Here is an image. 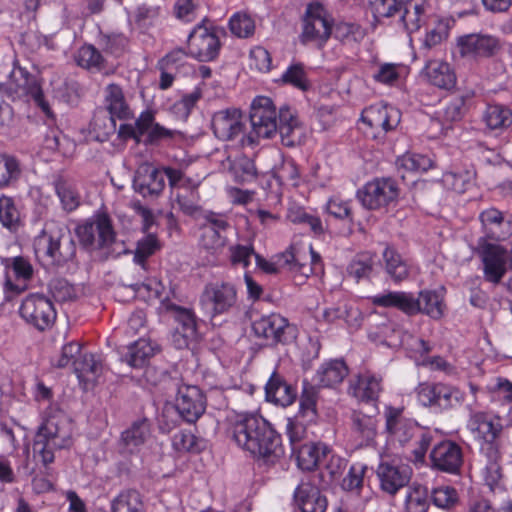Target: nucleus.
Instances as JSON below:
<instances>
[{"mask_svg":"<svg viewBox=\"0 0 512 512\" xmlns=\"http://www.w3.org/2000/svg\"><path fill=\"white\" fill-rule=\"evenodd\" d=\"M0 224L12 233L23 226L21 210L16 200L5 194L0 196Z\"/></svg>","mask_w":512,"mask_h":512,"instance_id":"41","label":"nucleus"},{"mask_svg":"<svg viewBox=\"0 0 512 512\" xmlns=\"http://www.w3.org/2000/svg\"><path fill=\"white\" fill-rule=\"evenodd\" d=\"M231 171L235 181L240 184L250 183L257 178L255 163L246 156L237 158L232 165Z\"/></svg>","mask_w":512,"mask_h":512,"instance_id":"64","label":"nucleus"},{"mask_svg":"<svg viewBox=\"0 0 512 512\" xmlns=\"http://www.w3.org/2000/svg\"><path fill=\"white\" fill-rule=\"evenodd\" d=\"M91 131L99 142H106L116 132V118L106 111H98L91 121Z\"/></svg>","mask_w":512,"mask_h":512,"instance_id":"54","label":"nucleus"},{"mask_svg":"<svg viewBox=\"0 0 512 512\" xmlns=\"http://www.w3.org/2000/svg\"><path fill=\"white\" fill-rule=\"evenodd\" d=\"M381 265L391 281L399 284L410 275V265L392 244H385Z\"/></svg>","mask_w":512,"mask_h":512,"instance_id":"31","label":"nucleus"},{"mask_svg":"<svg viewBox=\"0 0 512 512\" xmlns=\"http://www.w3.org/2000/svg\"><path fill=\"white\" fill-rule=\"evenodd\" d=\"M279 82L292 86L302 92H306L311 88L308 72L302 62L291 63L281 75Z\"/></svg>","mask_w":512,"mask_h":512,"instance_id":"50","label":"nucleus"},{"mask_svg":"<svg viewBox=\"0 0 512 512\" xmlns=\"http://www.w3.org/2000/svg\"><path fill=\"white\" fill-rule=\"evenodd\" d=\"M349 369L342 359H330L321 364L317 369L314 380L319 386L333 388L347 377Z\"/></svg>","mask_w":512,"mask_h":512,"instance_id":"37","label":"nucleus"},{"mask_svg":"<svg viewBox=\"0 0 512 512\" xmlns=\"http://www.w3.org/2000/svg\"><path fill=\"white\" fill-rule=\"evenodd\" d=\"M423 71L429 83L435 87L451 90L456 85L455 71L445 61L430 60L426 63Z\"/></svg>","mask_w":512,"mask_h":512,"instance_id":"36","label":"nucleus"},{"mask_svg":"<svg viewBox=\"0 0 512 512\" xmlns=\"http://www.w3.org/2000/svg\"><path fill=\"white\" fill-rule=\"evenodd\" d=\"M200 195L196 186L192 188L186 187L182 192H177L174 202L178 209L186 216L196 217L202 212V207L199 204Z\"/></svg>","mask_w":512,"mask_h":512,"instance_id":"56","label":"nucleus"},{"mask_svg":"<svg viewBox=\"0 0 512 512\" xmlns=\"http://www.w3.org/2000/svg\"><path fill=\"white\" fill-rule=\"evenodd\" d=\"M419 303V313L426 314L432 319H440L444 314L443 297L434 290H422L416 298Z\"/></svg>","mask_w":512,"mask_h":512,"instance_id":"52","label":"nucleus"},{"mask_svg":"<svg viewBox=\"0 0 512 512\" xmlns=\"http://www.w3.org/2000/svg\"><path fill=\"white\" fill-rule=\"evenodd\" d=\"M161 244L155 234L149 233L137 241L136 249L134 252L133 261L135 264L141 266L144 270L147 269V259L160 250Z\"/></svg>","mask_w":512,"mask_h":512,"instance_id":"58","label":"nucleus"},{"mask_svg":"<svg viewBox=\"0 0 512 512\" xmlns=\"http://www.w3.org/2000/svg\"><path fill=\"white\" fill-rule=\"evenodd\" d=\"M419 403L435 413L450 410L463 400V393L443 382H423L416 388Z\"/></svg>","mask_w":512,"mask_h":512,"instance_id":"11","label":"nucleus"},{"mask_svg":"<svg viewBox=\"0 0 512 512\" xmlns=\"http://www.w3.org/2000/svg\"><path fill=\"white\" fill-rule=\"evenodd\" d=\"M154 355L155 349L151 342L140 338L123 349L120 359L134 369H142Z\"/></svg>","mask_w":512,"mask_h":512,"instance_id":"38","label":"nucleus"},{"mask_svg":"<svg viewBox=\"0 0 512 512\" xmlns=\"http://www.w3.org/2000/svg\"><path fill=\"white\" fill-rule=\"evenodd\" d=\"M75 233L82 249L89 253L100 250L113 253L111 247L119 244L112 220L105 212H98L77 225Z\"/></svg>","mask_w":512,"mask_h":512,"instance_id":"4","label":"nucleus"},{"mask_svg":"<svg viewBox=\"0 0 512 512\" xmlns=\"http://www.w3.org/2000/svg\"><path fill=\"white\" fill-rule=\"evenodd\" d=\"M112 512H145L142 495L133 489L119 493L111 502Z\"/></svg>","mask_w":512,"mask_h":512,"instance_id":"51","label":"nucleus"},{"mask_svg":"<svg viewBox=\"0 0 512 512\" xmlns=\"http://www.w3.org/2000/svg\"><path fill=\"white\" fill-rule=\"evenodd\" d=\"M400 189L392 177H375L357 190L356 197L367 210H381L397 203Z\"/></svg>","mask_w":512,"mask_h":512,"instance_id":"10","label":"nucleus"},{"mask_svg":"<svg viewBox=\"0 0 512 512\" xmlns=\"http://www.w3.org/2000/svg\"><path fill=\"white\" fill-rule=\"evenodd\" d=\"M175 408L187 423H195L206 410V396L196 385L176 384Z\"/></svg>","mask_w":512,"mask_h":512,"instance_id":"16","label":"nucleus"},{"mask_svg":"<svg viewBox=\"0 0 512 512\" xmlns=\"http://www.w3.org/2000/svg\"><path fill=\"white\" fill-rule=\"evenodd\" d=\"M403 407L387 406L384 411L385 431L393 445L405 449L406 456L415 463H423L428 448L432 444V432L419 425L411 418L405 417Z\"/></svg>","mask_w":512,"mask_h":512,"instance_id":"2","label":"nucleus"},{"mask_svg":"<svg viewBox=\"0 0 512 512\" xmlns=\"http://www.w3.org/2000/svg\"><path fill=\"white\" fill-rule=\"evenodd\" d=\"M427 9V0H403L398 14L399 23L408 34L427 24Z\"/></svg>","mask_w":512,"mask_h":512,"instance_id":"25","label":"nucleus"},{"mask_svg":"<svg viewBox=\"0 0 512 512\" xmlns=\"http://www.w3.org/2000/svg\"><path fill=\"white\" fill-rule=\"evenodd\" d=\"M20 316L30 325L44 331L51 327L56 320V310L52 301L39 293L25 297L19 308Z\"/></svg>","mask_w":512,"mask_h":512,"instance_id":"14","label":"nucleus"},{"mask_svg":"<svg viewBox=\"0 0 512 512\" xmlns=\"http://www.w3.org/2000/svg\"><path fill=\"white\" fill-rule=\"evenodd\" d=\"M456 43L461 57L473 60L492 58L502 48L498 37L485 33L462 35Z\"/></svg>","mask_w":512,"mask_h":512,"instance_id":"15","label":"nucleus"},{"mask_svg":"<svg viewBox=\"0 0 512 512\" xmlns=\"http://www.w3.org/2000/svg\"><path fill=\"white\" fill-rule=\"evenodd\" d=\"M265 398L268 402L287 407L295 402L297 390L282 375L274 371L265 385Z\"/></svg>","mask_w":512,"mask_h":512,"instance_id":"27","label":"nucleus"},{"mask_svg":"<svg viewBox=\"0 0 512 512\" xmlns=\"http://www.w3.org/2000/svg\"><path fill=\"white\" fill-rule=\"evenodd\" d=\"M65 413L49 408L43 416L33 441V455L45 467L54 462V451L71 444V433Z\"/></svg>","mask_w":512,"mask_h":512,"instance_id":"3","label":"nucleus"},{"mask_svg":"<svg viewBox=\"0 0 512 512\" xmlns=\"http://www.w3.org/2000/svg\"><path fill=\"white\" fill-rule=\"evenodd\" d=\"M381 383L380 376L366 372L358 375L357 380L355 383H351L349 389L359 400L369 402L378 399L382 390Z\"/></svg>","mask_w":512,"mask_h":512,"instance_id":"40","label":"nucleus"},{"mask_svg":"<svg viewBox=\"0 0 512 512\" xmlns=\"http://www.w3.org/2000/svg\"><path fill=\"white\" fill-rule=\"evenodd\" d=\"M77 65L93 72H101L107 67V60L92 44L82 45L76 56Z\"/></svg>","mask_w":512,"mask_h":512,"instance_id":"48","label":"nucleus"},{"mask_svg":"<svg viewBox=\"0 0 512 512\" xmlns=\"http://www.w3.org/2000/svg\"><path fill=\"white\" fill-rule=\"evenodd\" d=\"M299 128V121L292 109L284 105L279 108L277 132H279L282 144L292 147L296 143L295 131Z\"/></svg>","mask_w":512,"mask_h":512,"instance_id":"42","label":"nucleus"},{"mask_svg":"<svg viewBox=\"0 0 512 512\" xmlns=\"http://www.w3.org/2000/svg\"><path fill=\"white\" fill-rule=\"evenodd\" d=\"M467 428L476 439L484 441L496 440L502 425L499 419L486 412H472L467 422Z\"/></svg>","mask_w":512,"mask_h":512,"instance_id":"30","label":"nucleus"},{"mask_svg":"<svg viewBox=\"0 0 512 512\" xmlns=\"http://www.w3.org/2000/svg\"><path fill=\"white\" fill-rule=\"evenodd\" d=\"M317 400L318 391L316 388L308 382H304L299 399V410L294 418L315 423L318 418Z\"/></svg>","mask_w":512,"mask_h":512,"instance_id":"43","label":"nucleus"},{"mask_svg":"<svg viewBox=\"0 0 512 512\" xmlns=\"http://www.w3.org/2000/svg\"><path fill=\"white\" fill-rule=\"evenodd\" d=\"M39 249L55 266H63L74 261L76 242L70 230L64 225L53 224L46 227L37 239Z\"/></svg>","mask_w":512,"mask_h":512,"instance_id":"6","label":"nucleus"},{"mask_svg":"<svg viewBox=\"0 0 512 512\" xmlns=\"http://www.w3.org/2000/svg\"><path fill=\"white\" fill-rule=\"evenodd\" d=\"M376 255L365 251L356 254L347 266V273L357 282L368 280L374 271Z\"/></svg>","mask_w":512,"mask_h":512,"instance_id":"45","label":"nucleus"},{"mask_svg":"<svg viewBox=\"0 0 512 512\" xmlns=\"http://www.w3.org/2000/svg\"><path fill=\"white\" fill-rule=\"evenodd\" d=\"M104 104L107 113L119 120H129L134 116L119 84L110 83L104 88Z\"/></svg>","mask_w":512,"mask_h":512,"instance_id":"34","label":"nucleus"},{"mask_svg":"<svg viewBox=\"0 0 512 512\" xmlns=\"http://www.w3.org/2000/svg\"><path fill=\"white\" fill-rule=\"evenodd\" d=\"M293 502L301 512H326L327 497L310 481L302 480L294 490Z\"/></svg>","mask_w":512,"mask_h":512,"instance_id":"23","label":"nucleus"},{"mask_svg":"<svg viewBox=\"0 0 512 512\" xmlns=\"http://www.w3.org/2000/svg\"><path fill=\"white\" fill-rule=\"evenodd\" d=\"M227 432L240 448L255 457L273 462L284 453L280 434L262 416H238Z\"/></svg>","mask_w":512,"mask_h":512,"instance_id":"1","label":"nucleus"},{"mask_svg":"<svg viewBox=\"0 0 512 512\" xmlns=\"http://www.w3.org/2000/svg\"><path fill=\"white\" fill-rule=\"evenodd\" d=\"M2 264L6 269H11L16 280L14 283L8 276L5 282V288L7 291L15 294H20L27 289V282L33 278L34 268L31 262L23 257L16 256L11 258H5L2 260Z\"/></svg>","mask_w":512,"mask_h":512,"instance_id":"26","label":"nucleus"},{"mask_svg":"<svg viewBox=\"0 0 512 512\" xmlns=\"http://www.w3.org/2000/svg\"><path fill=\"white\" fill-rule=\"evenodd\" d=\"M0 89H3L4 93L13 101L29 102L32 100L47 117L53 116L37 77L25 68L14 64L9 74V80L7 83L0 84Z\"/></svg>","mask_w":512,"mask_h":512,"instance_id":"5","label":"nucleus"},{"mask_svg":"<svg viewBox=\"0 0 512 512\" xmlns=\"http://www.w3.org/2000/svg\"><path fill=\"white\" fill-rule=\"evenodd\" d=\"M220 32L221 30L213 25L210 27L203 24L195 26L187 39L189 56L200 62L214 61L221 49Z\"/></svg>","mask_w":512,"mask_h":512,"instance_id":"13","label":"nucleus"},{"mask_svg":"<svg viewBox=\"0 0 512 512\" xmlns=\"http://www.w3.org/2000/svg\"><path fill=\"white\" fill-rule=\"evenodd\" d=\"M74 372L80 381L95 380L102 371V363L94 354L82 353L73 362Z\"/></svg>","mask_w":512,"mask_h":512,"instance_id":"47","label":"nucleus"},{"mask_svg":"<svg viewBox=\"0 0 512 512\" xmlns=\"http://www.w3.org/2000/svg\"><path fill=\"white\" fill-rule=\"evenodd\" d=\"M249 119L252 129L240 138L242 145H256L261 138L269 139L277 133L278 114L270 97L257 96L252 101Z\"/></svg>","mask_w":512,"mask_h":512,"instance_id":"7","label":"nucleus"},{"mask_svg":"<svg viewBox=\"0 0 512 512\" xmlns=\"http://www.w3.org/2000/svg\"><path fill=\"white\" fill-rule=\"evenodd\" d=\"M429 459L432 468L449 474H457L463 464V451L456 442L442 440L433 446Z\"/></svg>","mask_w":512,"mask_h":512,"instance_id":"17","label":"nucleus"},{"mask_svg":"<svg viewBox=\"0 0 512 512\" xmlns=\"http://www.w3.org/2000/svg\"><path fill=\"white\" fill-rule=\"evenodd\" d=\"M133 187L143 197L158 196L165 187L164 174L159 168L152 166L142 167L134 177Z\"/></svg>","mask_w":512,"mask_h":512,"instance_id":"28","label":"nucleus"},{"mask_svg":"<svg viewBox=\"0 0 512 512\" xmlns=\"http://www.w3.org/2000/svg\"><path fill=\"white\" fill-rule=\"evenodd\" d=\"M482 120L491 130H502L512 124V110L501 104L487 105Z\"/></svg>","mask_w":512,"mask_h":512,"instance_id":"46","label":"nucleus"},{"mask_svg":"<svg viewBox=\"0 0 512 512\" xmlns=\"http://www.w3.org/2000/svg\"><path fill=\"white\" fill-rule=\"evenodd\" d=\"M368 470L366 464L354 463L350 466L347 475L342 479L341 487L344 491L360 494L364 476Z\"/></svg>","mask_w":512,"mask_h":512,"instance_id":"62","label":"nucleus"},{"mask_svg":"<svg viewBox=\"0 0 512 512\" xmlns=\"http://www.w3.org/2000/svg\"><path fill=\"white\" fill-rule=\"evenodd\" d=\"M481 453L486 459L483 470L485 482L490 487H493L498 484L502 477L501 454L495 440L484 441L481 446Z\"/></svg>","mask_w":512,"mask_h":512,"instance_id":"39","label":"nucleus"},{"mask_svg":"<svg viewBox=\"0 0 512 512\" xmlns=\"http://www.w3.org/2000/svg\"><path fill=\"white\" fill-rule=\"evenodd\" d=\"M474 93L466 91L454 95L443 107L437 112L443 128L450 129L453 123L460 122L468 111L467 102L472 99Z\"/></svg>","mask_w":512,"mask_h":512,"instance_id":"35","label":"nucleus"},{"mask_svg":"<svg viewBox=\"0 0 512 512\" xmlns=\"http://www.w3.org/2000/svg\"><path fill=\"white\" fill-rule=\"evenodd\" d=\"M485 237L494 241H504L512 235V217L507 218L497 208L491 207L479 214Z\"/></svg>","mask_w":512,"mask_h":512,"instance_id":"22","label":"nucleus"},{"mask_svg":"<svg viewBox=\"0 0 512 512\" xmlns=\"http://www.w3.org/2000/svg\"><path fill=\"white\" fill-rule=\"evenodd\" d=\"M97 43L105 54L119 58L127 51L129 40L123 33L100 32Z\"/></svg>","mask_w":512,"mask_h":512,"instance_id":"53","label":"nucleus"},{"mask_svg":"<svg viewBox=\"0 0 512 512\" xmlns=\"http://www.w3.org/2000/svg\"><path fill=\"white\" fill-rule=\"evenodd\" d=\"M275 259L280 272L287 271L307 276L306 265L299 261L295 254V248L292 245L285 251L276 254Z\"/></svg>","mask_w":512,"mask_h":512,"instance_id":"63","label":"nucleus"},{"mask_svg":"<svg viewBox=\"0 0 512 512\" xmlns=\"http://www.w3.org/2000/svg\"><path fill=\"white\" fill-rule=\"evenodd\" d=\"M302 32L299 35L301 44L315 42L322 49L332 35V22L323 4L313 1L307 4L301 18Z\"/></svg>","mask_w":512,"mask_h":512,"instance_id":"8","label":"nucleus"},{"mask_svg":"<svg viewBox=\"0 0 512 512\" xmlns=\"http://www.w3.org/2000/svg\"><path fill=\"white\" fill-rule=\"evenodd\" d=\"M401 115V111L392 105L374 104L363 110L361 120L370 128L388 133L398 127Z\"/></svg>","mask_w":512,"mask_h":512,"instance_id":"19","label":"nucleus"},{"mask_svg":"<svg viewBox=\"0 0 512 512\" xmlns=\"http://www.w3.org/2000/svg\"><path fill=\"white\" fill-rule=\"evenodd\" d=\"M322 318L329 324L344 320L350 327H359L363 319L361 311L348 304L325 308Z\"/></svg>","mask_w":512,"mask_h":512,"instance_id":"44","label":"nucleus"},{"mask_svg":"<svg viewBox=\"0 0 512 512\" xmlns=\"http://www.w3.org/2000/svg\"><path fill=\"white\" fill-rule=\"evenodd\" d=\"M150 432L149 424L146 419L137 420L121 434V440L124 445L132 450L144 444Z\"/></svg>","mask_w":512,"mask_h":512,"instance_id":"59","label":"nucleus"},{"mask_svg":"<svg viewBox=\"0 0 512 512\" xmlns=\"http://www.w3.org/2000/svg\"><path fill=\"white\" fill-rule=\"evenodd\" d=\"M211 126L215 136L223 141L235 140L246 135L242 115L238 109H225L214 113Z\"/></svg>","mask_w":512,"mask_h":512,"instance_id":"20","label":"nucleus"},{"mask_svg":"<svg viewBox=\"0 0 512 512\" xmlns=\"http://www.w3.org/2000/svg\"><path fill=\"white\" fill-rule=\"evenodd\" d=\"M251 329L254 337L267 347L286 345L296 337L295 328L279 313L261 315L252 321Z\"/></svg>","mask_w":512,"mask_h":512,"instance_id":"9","label":"nucleus"},{"mask_svg":"<svg viewBox=\"0 0 512 512\" xmlns=\"http://www.w3.org/2000/svg\"><path fill=\"white\" fill-rule=\"evenodd\" d=\"M22 174L20 161L13 155L0 153V188L17 182Z\"/></svg>","mask_w":512,"mask_h":512,"instance_id":"57","label":"nucleus"},{"mask_svg":"<svg viewBox=\"0 0 512 512\" xmlns=\"http://www.w3.org/2000/svg\"><path fill=\"white\" fill-rule=\"evenodd\" d=\"M351 437L358 448L373 444L376 434V420L362 412L353 411L351 414Z\"/></svg>","mask_w":512,"mask_h":512,"instance_id":"32","label":"nucleus"},{"mask_svg":"<svg viewBox=\"0 0 512 512\" xmlns=\"http://www.w3.org/2000/svg\"><path fill=\"white\" fill-rule=\"evenodd\" d=\"M375 306L383 308H396L408 316L419 314V303L410 292L389 291L372 297Z\"/></svg>","mask_w":512,"mask_h":512,"instance_id":"29","label":"nucleus"},{"mask_svg":"<svg viewBox=\"0 0 512 512\" xmlns=\"http://www.w3.org/2000/svg\"><path fill=\"white\" fill-rule=\"evenodd\" d=\"M287 218L294 224L308 226L315 236H321L325 233V228L320 217L308 213L301 207L289 209Z\"/></svg>","mask_w":512,"mask_h":512,"instance_id":"60","label":"nucleus"},{"mask_svg":"<svg viewBox=\"0 0 512 512\" xmlns=\"http://www.w3.org/2000/svg\"><path fill=\"white\" fill-rule=\"evenodd\" d=\"M238 296L234 284L212 282L205 285L200 295V305L211 317L230 313L237 304Z\"/></svg>","mask_w":512,"mask_h":512,"instance_id":"12","label":"nucleus"},{"mask_svg":"<svg viewBox=\"0 0 512 512\" xmlns=\"http://www.w3.org/2000/svg\"><path fill=\"white\" fill-rule=\"evenodd\" d=\"M380 488L389 495H395L400 489L408 485L412 470L408 465L381 461L376 470Z\"/></svg>","mask_w":512,"mask_h":512,"instance_id":"18","label":"nucleus"},{"mask_svg":"<svg viewBox=\"0 0 512 512\" xmlns=\"http://www.w3.org/2000/svg\"><path fill=\"white\" fill-rule=\"evenodd\" d=\"M53 185L56 195L61 202L62 208L66 212H72L79 207L80 194L71 181L62 176H59L57 179H55Z\"/></svg>","mask_w":512,"mask_h":512,"instance_id":"49","label":"nucleus"},{"mask_svg":"<svg viewBox=\"0 0 512 512\" xmlns=\"http://www.w3.org/2000/svg\"><path fill=\"white\" fill-rule=\"evenodd\" d=\"M176 320L178 326L173 335V341L177 348H188L191 343H195L199 339L197 328V318L190 309L176 306Z\"/></svg>","mask_w":512,"mask_h":512,"instance_id":"24","label":"nucleus"},{"mask_svg":"<svg viewBox=\"0 0 512 512\" xmlns=\"http://www.w3.org/2000/svg\"><path fill=\"white\" fill-rule=\"evenodd\" d=\"M327 462L319 473L320 485L322 487L330 486L339 481L347 467V460L336 454H328Z\"/></svg>","mask_w":512,"mask_h":512,"instance_id":"55","label":"nucleus"},{"mask_svg":"<svg viewBox=\"0 0 512 512\" xmlns=\"http://www.w3.org/2000/svg\"><path fill=\"white\" fill-rule=\"evenodd\" d=\"M484 279L498 284L506 273L507 254L503 247L497 244L486 243L480 252Z\"/></svg>","mask_w":512,"mask_h":512,"instance_id":"21","label":"nucleus"},{"mask_svg":"<svg viewBox=\"0 0 512 512\" xmlns=\"http://www.w3.org/2000/svg\"><path fill=\"white\" fill-rule=\"evenodd\" d=\"M329 447L322 442H306L304 445L297 446L292 451L297 466L303 471H313L322 458H326L330 454Z\"/></svg>","mask_w":512,"mask_h":512,"instance_id":"33","label":"nucleus"},{"mask_svg":"<svg viewBox=\"0 0 512 512\" xmlns=\"http://www.w3.org/2000/svg\"><path fill=\"white\" fill-rule=\"evenodd\" d=\"M430 501L437 508L450 511L459 503L458 491L451 486L436 487L429 495Z\"/></svg>","mask_w":512,"mask_h":512,"instance_id":"61","label":"nucleus"}]
</instances>
